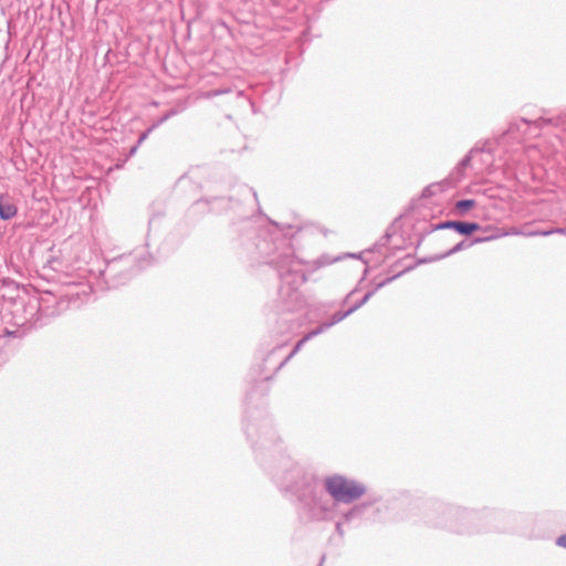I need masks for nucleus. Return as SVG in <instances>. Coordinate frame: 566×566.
<instances>
[{
	"instance_id": "7ed1b4c3",
	"label": "nucleus",
	"mask_w": 566,
	"mask_h": 566,
	"mask_svg": "<svg viewBox=\"0 0 566 566\" xmlns=\"http://www.w3.org/2000/svg\"><path fill=\"white\" fill-rule=\"evenodd\" d=\"M17 207L9 196H0V218L10 220L17 214Z\"/></svg>"
},
{
	"instance_id": "9d476101",
	"label": "nucleus",
	"mask_w": 566,
	"mask_h": 566,
	"mask_svg": "<svg viewBox=\"0 0 566 566\" xmlns=\"http://www.w3.org/2000/svg\"><path fill=\"white\" fill-rule=\"evenodd\" d=\"M145 138H146V134H142V135L139 136V138H138V142H139V143H143V142L145 140Z\"/></svg>"
},
{
	"instance_id": "20e7f679",
	"label": "nucleus",
	"mask_w": 566,
	"mask_h": 566,
	"mask_svg": "<svg viewBox=\"0 0 566 566\" xmlns=\"http://www.w3.org/2000/svg\"><path fill=\"white\" fill-rule=\"evenodd\" d=\"M279 352H280V348L275 347L269 354V356L264 359V368H265L266 373H272V371L276 373L283 366V358L277 357V359H275Z\"/></svg>"
},
{
	"instance_id": "1a4fd4ad",
	"label": "nucleus",
	"mask_w": 566,
	"mask_h": 566,
	"mask_svg": "<svg viewBox=\"0 0 566 566\" xmlns=\"http://www.w3.org/2000/svg\"><path fill=\"white\" fill-rule=\"evenodd\" d=\"M136 150H137L136 146L132 147L129 150V156L134 155L136 153Z\"/></svg>"
},
{
	"instance_id": "f8f14e48",
	"label": "nucleus",
	"mask_w": 566,
	"mask_h": 566,
	"mask_svg": "<svg viewBox=\"0 0 566 566\" xmlns=\"http://www.w3.org/2000/svg\"><path fill=\"white\" fill-rule=\"evenodd\" d=\"M485 240H486V239H476L475 241H476V242H483V241H485Z\"/></svg>"
},
{
	"instance_id": "f03ea898",
	"label": "nucleus",
	"mask_w": 566,
	"mask_h": 566,
	"mask_svg": "<svg viewBox=\"0 0 566 566\" xmlns=\"http://www.w3.org/2000/svg\"><path fill=\"white\" fill-rule=\"evenodd\" d=\"M437 229H452L463 235H470L480 229L475 222L447 221L437 226Z\"/></svg>"
},
{
	"instance_id": "423d86ee",
	"label": "nucleus",
	"mask_w": 566,
	"mask_h": 566,
	"mask_svg": "<svg viewBox=\"0 0 566 566\" xmlns=\"http://www.w3.org/2000/svg\"><path fill=\"white\" fill-rule=\"evenodd\" d=\"M524 234L525 233H523L518 228L512 227V228L502 230L500 233L491 237L490 239H496V238L506 237V235H524Z\"/></svg>"
},
{
	"instance_id": "9b49d317",
	"label": "nucleus",
	"mask_w": 566,
	"mask_h": 566,
	"mask_svg": "<svg viewBox=\"0 0 566 566\" xmlns=\"http://www.w3.org/2000/svg\"><path fill=\"white\" fill-rule=\"evenodd\" d=\"M270 378H271V375H269V374H265V375H264V380H268V379H270Z\"/></svg>"
},
{
	"instance_id": "f257e3e1",
	"label": "nucleus",
	"mask_w": 566,
	"mask_h": 566,
	"mask_svg": "<svg viewBox=\"0 0 566 566\" xmlns=\"http://www.w3.org/2000/svg\"><path fill=\"white\" fill-rule=\"evenodd\" d=\"M328 493L339 502H352L365 493V486L342 475H334L325 481Z\"/></svg>"
},
{
	"instance_id": "4468645a",
	"label": "nucleus",
	"mask_w": 566,
	"mask_h": 566,
	"mask_svg": "<svg viewBox=\"0 0 566 566\" xmlns=\"http://www.w3.org/2000/svg\"><path fill=\"white\" fill-rule=\"evenodd\" d=\"M123 164H116V168H120Z\"/></svg>"
},
{
	"instance_id": "ddd939ff",
	"label": "nucleus",
	"mask_w": 566,
	"mask_h": 566,
	"mask_svg": "<svg viewBox=\"0 0 566 566\" xmlns=\"http://www.w3.org/2000/svg\"><path fill=\"white\" fill-rule=\"evenodd\" d=\"M266 262H269V263H273V262H274V259H270V260H268Z\"/></svg>"
},
{
	"instance_id": "6e6552de",
	"label": "nucleus",
	"mask_w": 566,
	"mask_h": 566,
	"mask_svg": "<svg viewBox=\"0 0 566 566\" xmlns=\"http://www.w3.org/2000/svg\"><path fill=\"white\" fill-rule=\"evenodd\" d=\"M557 544H558L559 546L566 547V534H565V535H563V536H560V537H558V539H557Z\"/></svg>"
},
{
	"instance_id": "0eeeda50",
	"label": "nucleus",
	"mask_w": 566,
	"mask_h": 566,
	"mask_svg": "<svg viewBox=\"0 0 566 566\" xmlns=\"http://www.w3.org/2000/svg\"><path fill=\"white\" fill-rule=\"evenodd\" d=\"M553 233H564V230L563 229H552L548 231H534V232L528 233V235H549Z\"/></svg>"
},
{
	"instance_id": "39448f33",
	"label": "nucleus",
	"mask_w": 566,
	"mask_h": 566,
	"mask_svg": "<svg viewBox=\"0 0 566 566\" xmlns=\"http://www.w3.org/2000/svg\"><path fill=\"white\" fill-rule=\"evenodd\" d=\"M475 207V201L473 199L460 200L454 205V212L458 216H465L472 208Z\"/></svg>"
}]
</instances>
